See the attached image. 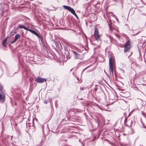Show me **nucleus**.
Instances as JSON below:
<instances>
[{"instance_id":"obj_15","label":"nucleus","mask_w":146,"mask_h":146,"mask_svg":"<svg viewBox=\"0 0 146 146\" xmlns=\"http://www.w3.org/2000/svg\"><path fill=\"white\" fill-rule=\"evenodd\" d=\"M129 121H130V125H126V126H127L128 127H131L132 126V124H133V121L132 120H129Z\"/></svg>"},{"instance_id":"obj_29","label":"nucleus","mask_w":146,"mask_h":146,"mask_svg":"<svg viewBox=\"0 0 146 146\" xmlns=\"http://www.w3.org/2000/svg\"><path fill=\"white\" fill-rule=\"evenodd\" d=\"M85 89V88H84V87H82V88H80V90H84Z\"/></svg>"},{"instance_id":"obj_36","label":"nucleus","mask_w":146,"mask_h":146,"mask_svg":"<svg viewBox=\"0 0 146 146\" xmlns=\"http://www.w3.org/2000/svg\"><path fill=\"white\" fill-rule=\"evenodd\" d=\"M131 10H130V11H129V13H130V12L131 11Z\"/></svg>"},{"instance_id":"obj_16","label":"nucleus","mask_w":146,"mask_h":146,"mask_svg":"<svg viewBox=\"0 0 146 146\" xmlns=\"http://www.w3.org/2000/svg\"><path fill=\"white\" fill-rule=\"evenodd\" d=\"M69 11L73 14H74L76 13L74 10H68Z\"/></svg>"},{"instance_id":"obj_35","label":"nucleus","mask_w":146,"mask_h":146,"mask_svg":"<svg viewBox=\"0 0 146 146\" xmlns=\"http://www.w3.org/2000/svg\"><path fill=\"white\" fill-rule=\"evenodd\" d=\"M95 139V138H94V139L92 140V141H93Z\"/></svg>"},{"instance_id":"obj_5","label":"nucleus","mask_w":146,"mask_h":146,"mask_svg":"<svg viewBox=\"0 0 146 146\" xmlns=\"http://www.w3.org/2000/svg\"><path fill=\"white\" fill-rule=\"evenodd\" d=\"M5 95L4 92H0V102L2 103L4 102L5 100Z\"/></svg>"},{"instance_id":"obj_1","label":"nucleus","mask_w":146,"mask_h":146,"mask_svg":"<svg viewBox=\"0 0 146 146\" xmlns=\"http://www.w3.org/2000/svg\"><path fill=\"white\" fill-rule=\"evenodd\" d=\"M109 72L110 74L113 75V68L114 67V61L112 57L110 58L109 60Z\"/></svg>"},{"instance_id":"obj_13","label":"nucleus","mask_w":146,"mask_h":146,"mask_svg":"<svg viewBox=\"0 0 146 146\" xmlns=\"http://www.w3.org/2000/svg\"><path fill=\"white\" fill-rule=\"evenodd\" d=\"M63 7L65 9H73L70 7L67 6L63 5Z\"/></svg>"},{"instance_id":"obj_28","label":"nucleus","mask_w":146,"mask_h":146,"mask_svg":"<svg viewBox=\"0 0 146 146\" xmlns=\"http://www.w3.org/2000/svg\"><path fill=\"white\" fill-rule=\"evenodd\" d=\"M131 133H132V134L134 132V131H133V130L131 128Z\"/></svg>"},{"instance_id":"obj_6","label":"nucleus","mask_w":146,"mask_h":146,"mask_svg":"<svg viewBox=\"0 0 146 146\" xmlns=\"http://www.w3.org/2000/svg\"><path fill=\"white\" fill-rule=\"evenodd\" d=\"M36 82L38 83H42L46 82V80L45 79L43 78H39L35 80Z\"/></svg>"},{"instance_id":"obj_10","label":"nucleus","mask_w":146,"mask_h":146,"mask_svg":"<svg viewBox=\"0 0 146 146\" xmlns=\"http://www.w3.org/2000/svg\"><path fill=\"white\" fill-rule=\"evenodd\" d=\"M18 27L21 29H24L25 30L29 31V30L30 29L23 25H19L18 26Z\"/></svg>"},{"instance_id":"obj_40","label":"nucleus","mask_w":146,"mask_h":146,"mask_svg":"<svg viewBox=\"0 0 146 146\" xmlns=\"http://www.w3.org/2000/svg\"><path fill=\"white\" fill-rule=\"evenodd\" d=\"M139 33V32H138V33L137 34H138V33Z\"/></svg>"},{"instance_id":"obj_14","label":"nucleus","mask_w":146,"mask_h":146,"mask_svg":"<svg viewBox=\"0 0 146 146\" xmlns=\"http://www.w3.org/2000/svg\"><path fill=\"white\" fill-rule=\"evenodd\" d=\"M0 92H3V86L0 84Z\"/></svg>"},{"instance_id":"obj_8","label":"nucleus","mask_w":146,"mask_h":146,"mask_svg":"<svg viewBox=\"0 0 146 146\" xmlns=\"http://www.w3.org/2000/svg\"><path fill=\"white\" fill-rule=\"evenodd\" d=\"M15 73H14L12 71L8 70L7 71V74L8 76L9 77H12L14 76Z\"/></svg>"},{"instance_id":"obj_37","label":"nucleus","mask_w":146,"mask_h":146,"mask_svg":"<svg viewBox=\"0 0 146 146\" xmlns=\"http://www.w3.org/2000/svg\"><path fill=\"white\" fill-rule=\"evenodd\" d=\"M44 139H45V136H44Z\"/></svg>"},{"instance_id":"obj_34","label":"nucleus","mask_w":146,"mask_h":146,"mask_svg":"<svg viewBox=\"0 0 146 146\" xmlns=\"http://www.w3.org/2000/svg\"><path fill=\"white\" fill-rule=\"evenodd\" d=\"M106 141H109L108 140V139H106Z\"/></svg>"},{"instance_id":"obj_19","label":"nucleus","mask_w":146,"mask_h":146,"mask_svg":"<svg viewBox=\"0 0 146 146\" xmlns=\"http://www.w3.org/2000/svg\"><path fill=\"white\" fill-rule=\"evenodd\" d=\"M73 53L75 55V56H77V55H78V56H80V55L78 54L76 52L74 51H73Z\"/></svg>"},{"instance_id":"obj_22","label":"nucleus","mask_w":146,"mask_h":146,"mask_svg":"<svg viewBox=\"0 0 146 146\" xmlns=\"http://www.w3.org/2000/svg\"><path fill=\"white\" fill-rule=\"evenodd\" d=\"M74 15L77 18V19H78V20H79V18L78 17V16H77V15L76 14V13H75L74 14Z\"/></svg>"},{"instance_id":"obj_2","label":"nucleus","mask_w":146,"mask_h":146,"mask_svg":"<svg viewBox=\"0 0 146 146\" xmlns=\"http://www.w3.org/2000/svg\"><path fill=\"white\" fill-rule=\"evenodd\" d=\"M94 35L96 40L98 43V44H100L101 43L102 41L100 38V35L99 34V32L96 27H95V29L94 32Z\"/></svg>"},{"instance_id":"obj_21","label":"nucleus","mask_w":146,"mask_h":146,"mask_svg":"<svg viewBox=\"0 0 146 146\" xmlns=\"http://www.w3.org/2000/svg\"><path fill=\"white\" fill-rule=\"evenodd\" d=\"M5 43H3V42H2V44L3 46H4V47H7V44H6Z\"/></svg>"},{"instance_id":"obj_32","label":"nucleus","mask_w":146,"mask_h":146,"mask_svg":"<svg viewBox=\"0 0 146 146\" xmlns=\"http://www.w3.org/2000/svg\"><path fill=\"white\" fill-rule=\"evenodd\" d=\"M34 119H33L32 120V122H33L32 126H33V125H34Z\"/></svg>"},{"instance_id":"obj_33","label":"nucleus","mask_w":146,"mask_h":146,"mask_svg":"<svg viewBox=\"0 0 146 146\" xmlns=\"http://www.w3.org/2000/svg\"><path fill=\"white\" fill-rule=\"evenodd\" d=\"M121 70H122V71H123V73L124 72V70H122V69H121Z\"/></svg>"},{"instance_id":"obj_11","label":"nucleus","mask_w":146,"mask_h":146,"mask_svg":"<svg viewBox=\"0 0 146 146\" xmlns=\"http://www.w3.org/2000/svg\"><path fill=\"white\" fill-rule=\"evenodd\" d=\"M95 5V8L96 9H100L101 8V5L100 3H97Z\"/></svg>"},{"instance_id":"obj_30","label":"nucleus","mask_w":146,"mask_h":146,"mask_svg":"<svg viewBox=\"0 0 146 146\" xmlns=\"http://www.w3.org/2000/svg\"><path fill=\"white\" fill-rule=\"evenodd\" d=\"M44 103L46 104L47 103V101L45 100L44 101Z\"/></svg>"},{"instance_id":"obj_26","label":"nucleus","mask_w":146,"mask_h":146,"mask_svg":"<svg viewBox=\"0 0 146 146\" xmlns=\"http://www.w3.org/2000/svg\"><path fill=\"white\" fill-rule=\"evenodd\" d=\"M109 27L110 29L112 31V27H111V26L110 24L109 25Z\"/></svg>"},{"instance_id":"obj_39","label":"nucleus","mask_w":146,"mask_h":146,"mask_svg":"<svg viewBox=\"0 0 146 146\" xmlns=\"http://www.w3.org/2000/svg\"><path fill=\"white\" fill-rule=\"evenodd\" d=\"M12 136H11V139H12Z\"/></svg>"},{"instance_id":"obj_17","label":"nucleus","mask_w":146,"mask_h":146,"mask_svg":"<svg viewBox=\"0 0 146 146\" xmlns=\"http://www.w3.org/2000/svg\"><path fill=\"white\" fill-rule=\"evenodd\" d=\"M106 36L107 37H108L110 38V40L111 41L113 38L112 37H111V36L109 35H108V34H106Z\"/></svg>"},{"instance_id":"obj_27","label":"nucleus","mask_w":146,"mask_h":146,"mask_svg":"<svg viewBox=\"0 0 146 146\" xmlns=\"http://www.w3.org/2000/svg\"><path fill=\"white\" fill-rule=\"evenodd\" d=\"M76 58L78 59H80V56H78L77 55V56H76Z\"/></svg>"},{"instance_id":"obj_9","label":"nucleus","mask_w":146,"mask_h":146,"mask_svg":"<svg viewBox=\"0 0 146 146\" xmlns=\"http://www.w3.org/2000/svg\"><path fill=\"white\" fill-rule=\"evenodd\" d=\"M90 3H88L86 4H83V8L85 9H90L91 8L90 7Z\"/></svg>"},{"instance_id":"obj_3","label":"nucleus","mask_w":146,"mask_h":146,"mask_svg":"<svg viewBox=\"0 0 146 146\" xmlns=\"http://www.w3.org/2000/svg\"><path fill=\"white\" fill-rule=\"evenodd\" d=\"M29 31L37 36L39 40H40L42 42V41L43 40V36H41L39 31H38V32H37L31 29L29 30Z\"/></svg>"},{"instance_id":"obj_12","label":"nucleus","mask_w":146,"mask_h":146,"mask_svg":"<svg viewBox=\"0 0 146 146\" xmlns=\"http://www.w3.org/2000/svg\"><path fill=\"white\" fill-rule=\"evenodd\" d=\"M124 94V96L126 98L129 97L130 96V94L129 92H125V93H123Z\"/></svg>"},{"instance_id":"obj_20","label":"nucleus","mask_w":146,"mask_h":146,"mask_svg":"<svg viewBox=\"0 0 146 146\" xmlns=\"http://www.w3.org/2000/svg\"><path fill=\"white\" fill-rule=\"evenodd\" d=\"M109 142H108V143H109L111 145H114V143H112L111 142V141H109Z\"/></svg>"},{"instance_id":"obj_18","label":"nucleus","mask_w":146,"mask_h":146,"mask_svg":"<svg viewBox=\"0 0 146 146\" xmlns=\"http://www.w3.org/2000/svg\"><path fill=\"white\" fill-rule=\"evenodd\" d=\"M8 37H9L8 36H7L6 37V38H5L4 39V40H3V42L4 43H6Z\"/></svg>"},{"instance_id":"obj_41","label":"nucleus","mask_w":146,"mask_h":146,"mask_svg":"<svg viewBox=\"0 0 146 146\" xmlns=\"http://www.w3.org/2000/svg\"><path fill=\"white\" fill-rule=\"evenodd\" d=\"M122 84L123 85V83H122Z\"/></svg>"},{"instance_id":"obj_7","label":"nucleus","mask_w":146,"mask_h":146,"mask_svg":"<svg viewBox=\"0 0 146 146\" xmlns=\"http://www.w3.org/2000/svg\"><path fill=\"white\" fill-rule=\"evenodd\" d=\"M20 36L19 34H16L15 36L14 40L13 41H11V43L12 44L15 42L17 41V40L20 38Z\"/></svg>"},{"instance_id":"obj_23","label":"nucleus","mask_w":146,"mask_h":146,"mask_svg":"<svg viewBox=\"0 0 146 146\" xmlns=\"http://www.w3.org/2000/svg\"><path fill=\"white\" fill-rule=\"evenodd\" d=\"M41 128H42V130L43 132L44 133V125H41Z\"/></svg>"},{"instance_id":"obj_38","label":"nucleus","mask_w":146,"mask_h":146,"mask_svg":"<svg viewBox=\"0 0 146 146\" xmlns=\"http://www.w3.org/2000/svg\"><path fill=\"white\" fill-rule=\"evenodd\" d=\"M77 11H78V12H79V10H78Z\"/></svg>"},{"instance_id":"obj_24","label":"nucleus","mask_w":146,"mask_h":146,"mask_svg":"<svg viewBox=\"0 0 146 146\" xmlns=\"http://www.w3.org/2000/svg\"><path fill=\"white\" fill-rule=\"evenodd\" d=\"M90 67V66H87V67H86V68H85L84 69V70H83V71L82 72V73L86 69H87V68H88L89 67Z\"/></svg>"},{"instance_id":"obj_31","label":"nucleus","mask_w":146,"mask_h":146,"mask_svg":"<svg viewBox=\"0 0 146 146\" xmlns=\"http://www.w3.org/2000/svg\"><path fill=\"white\" fill-rule=\"evenodd\" d=\"M132 111H131V112H130V113L128 115V116H127L128 117H129V116H130V115H131V112H132Z\"/></svg>"},{"instance_id":"obj_4","label":"nucleus","mask_w":146,"mask_h":146,"mask_svg":"<svg viewBox=\"0 0 146 146\" xmlns=\"http://www.w3.org/2000/svg\"><path fill=\"white\" fill-rule=\"evenodd\" d=\"M130 42L129 40H128L125 43L124 48V52H126L129 50L130 48Z\"/></svg>"},{"instance_id":"obj_25","label":"nucleus","mask_w":146,"mask_h":146,"mask_svg":"<svg viewBox=\"0 0 146 146\" xmlns=\"http://www.w3.org/2000/svg\"><path fill=\"white\" fill-rule=\"evenodd\" d=\"M127 118H125L124 121V124H125L127 123Z\"/></svg>"}]
</instances>
